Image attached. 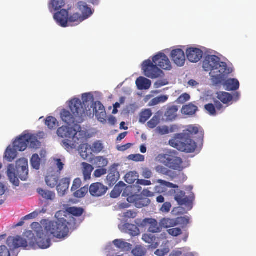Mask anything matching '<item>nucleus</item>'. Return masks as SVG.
Masks as SVG:
<instances>
[{
	"mask_svg": "<svg viewBox=\"0 0 256 256\" xmlns=\"http://www.w3.org/2000/svg\"><path fill=\"white\" fill-rule=\"evenodd\" d=\"M198 134V142L204 141V131L194 125L188 126L184 132L176 134L174 138L169 140V144L179 151L190 153L194 152L196 148V142L190 138V135Z\"/></svg>",
	"mask_w": 256,
	"mask_h": 256,
	"instance_id": "1",
	"label": "nucleus"
},
{
	"mask_svg": "<svg viewBox=\"0 0 256 256\" xmlns=\"http://www.w3.org/2000/svg\"><path fill=\"white\" fill-rule=\"evenodd\" d=\"M156 65L164 70H170L172 68L168 57L163 53H159L153 57L152 62L148 60L143 62L142 69L144 74L150 78L161 76L163 72Z\"/></svg>",
	"mask_w": 256,
	"mask_h": 256,
	"instance_id": "2",
	"label": "nucleus"
},
{
	"mask_svg": "<svg viewBox=\"0 0 256 256\" xmlns=\"http://www.w3.org/2000/svg\"><path fill=\"white\" fill-rule=\"evenodd\" d=\"M69 107L72 113L64 109L60 112V116L64 122L69 126L82 123L88 116V111L86 110L82 105V101L78 98L72 99L69 102Z\"/></svg>",
	"mask_w": 256,
	"mask_h": 256,
	"instance_id": "3",
	"label": "nucleus"
},
{
	"mask_svg": "<svg viewBox=\"0 0 256 256\" xmlns=\"http://www.w3.org/2000/svg\"><path fill=\"white\" fill-rule=\"evenodd\" d=\"M203 68L205 71H210V74L213 80H222L224 76L232 72L226 64L220 62V58L214 55L206 56L203 62Z\"/></svg>",
	"mask_w": 256,
	"mask_h": 256,
	"instance_id": "4",
	"label": "nucleus"
},
{
	"mask_svg": "<svg viewBox=\"0 0 256 256\" xmlns=\"http://www.w3.org/2000/svg\"><path fill=\"white\" fill-rule=\"evenodd\" d=\"M68 222L64 218L58 219L56 221H49L46 223L44 230L57 238L66 236L69 232Z\"/></svg>",
	"mask_w": 256,
	"mask_h": 256,
	"instance_id": "5",
	"label": "nucleus"
},
{
	"mask_svg": "<svg viewBox=\"0 0 256 256\" xmlns=\"http://www.w3.org/2000/svg\"><path fill=\"white\" fill-rule=\"evenodd\" d=\"M36 236L29 240V244L32 248H36L38 247L41 249H46L51 245V238L48 234H46L41 227L36 230Z\"/></svg>",
	"mask_w": 256,
	"mask_h": 256,
	"instance_id": "6",
	"label": "nucleus"
},
{
	"mask_svg": "<svg viewBox=\"0 0 256 256\" xmlns=\"http://www.w3.org/2000/svg\"><path fill=\"white\" fill-rule=\"evenodd\" d=\"M38 140L32 135L27 134L22 135L13 144L14 148L18 151H24L30 145V148H36Z\"/></svg>",
	"mask_w": 256,
	"mask_h": 256,
	"instance_id": "7",
	"label": "nucleus"
},
{
	"mask_svg": "<svg viewBox=\"0 0 256 256\" xmlns=\"http://www.w3.org/2000/svg\"><path fill=\"white\" fill-rule=\"evenodd\" d=\"M16 170L18 176L23 181L26 180L28 176V161L25 158H21L16 162Z\"/></svg>",
	"mask_w": 256,
	"mask_h": 256,
	"instance_id": "8",
	"label": "nucleus"
},
{
	"mask_svg": "<svg viewBox=\"0 0 256 256\" xmlns=\"http://www.w3.org/2000/svg\"><path fill=\"white\" fill-rule=\"evenodd\" d=\"M28 242L26 239L18 236L16 237L9 236L6 240L8 246L12 249H16L19 248H26L28 246Z\"/></svg>",
	"mask_w": 256,
	"mask_h": 256,
	"instance_id": "9",
	"label": "nucleus"
},
{
	"mask_svg": "<svg viewBox=\"0 0 256 256\" xmlns=\"http://www.w3.org/2000/svg\"><path fill=\"white\" fill-rule=\"evenodd\" d=\"M164 162L166 166L174 170H182L183 168L182 160V158L178 156L172 155L168 156L165 158Z\"/></svg>",
	"mask_w": 256,
	"mask_h": 256,
	"instance_id": "10",
	"label": "nucleus"
},
{
	"mask_svg": "<svg viewBox=\"0 0 256 256\" xmlns=\"http://www.w3.org/2000/svg\"><path fill=\"white\" fill-rule=\"evenodd\" d=\"M108 188L100 182L92 184L89 188V192L92 196L100 197L106 192Z\"/></svg>",
	"mask_w": 256,
	"mask_h": 256,
	"instance_id": "11",
	"label": "nucleus"
},
{
	"mask_svg": "<svg viewBox=\"0 0 256 256\" xmlns=\"http://www.w3.org/2000/svg\"><path fill=\"white\" fill-rule=\"evenodd\" d=\"M68 11L65 9H62L54 14V18L58 26L62 28H66L68 27Z\"/></svg>",
	"mask_w": 256,
	"mask_h": 256,
	"instance_id": "12",
	"label": "nucleus"
},
{
	"mask_svg": "<svg viewBox=\"0 0 256 256\" xmlns=\"http://www.w3.org/2000/svg\"><path fill=\"white\" fill-rule=\"evenodd\" d=\"M187 58L192 62H197L200 60L203 56V52L198 48H190L186 50Z\"/></svg>",
	"mask_w": 256,
	"mask_h": 256,
	"instance_id": "13",
	"label": "nucleus"
},
{
	"mask_svg": "<svg viewBox=\"0 0 256 256\" xmlns=\"http://www.w3.org/2000/svg\"><path fill=\"white\" fill-rule=\"evenodd\" d=\"M170 56L174 63L178 66H182L184 64L186 57L184 52L180 48L172 50Z\"/></svg>",
	"mask_w": 256,
	"mask_h": 256,
	"instance_id": "14",
	"label": "nucleus"
},
{
	"mask_svg": "<svg viewBox=\"0 0 256 256\" xmlns=\"http://www.w3.org/2000/svg\"><path fill=\"white\" fill-rule=\"evenodd\" d=\"M93 111L96 116L100 122H106V110L101 102L97 101L94 103Z\"/></svg>",
	"mask_w": 256,
	"mask_h": 256,
	"instance_id": "15",
	"label": "nucleus"
},
{
	"mask_svg": "<svg viewBox=\"0 0 256 256\" xmlns=\"http://www.w3.org/2000/svg\"><path fill=\"white\" fill-rule=\"evenodd\" d=\"M74 133L72 136V142L78 144L84 143L86 140V132L82 130L80 125L75 124Z\"/></svg>",
	"mask_w": 256,
	"mask_h": 256,
	"instance_id": "16",
	"label": "nucleus"
},
{
	"mask_svg": "<svg viewBox=\"0 0 256 256\" xmlns=\"http://www.w3.org/2000/svg\"><path fill=\"white\" fill-rule=\"evenodd\" d=\"M116 164H112L110 168V172L107 176L106 180L110 186H113L120 178V174L116 168Z\"/></svg>",
	"mask_w": 256,
	"mask_h": 256,
	"instance_id": "17",
	"label": "nucleus"
},
{
	"mask_svg": "<svg viewBox=\"0 0 256 256\" xmlns=\"http://www.w3.org/2000/svg\"><path fill=\"white\" fill-rule=\"evenodd\" d=\"M77 8L82 18L85 20L90 18L94 12V10L92 9L88 4L84 2H79L77 4Z\"/></svg>",
	"mask_w": 256,
	"mask_h": 256,
	"instance_id": "18",
	"label": "nucleus"
},
{
	"mask_svg": "<svg viewBox=\"0 0 256 256\" xmlns=\"http://www.w3.org/2000/svg\"><path fill=\"white\" fill-rule=\"evenodd\" d=\"M74 133V127H68L62 126L57 130V134L58 136L66 139H72Z\"/></svg>",
	"mask_w": 256,
	"mask_h": 256,
	"instance_id": "19",
	"label": "nucleus"
},
{
	"mask_svg": "<svg viewBox=\"0 0 256 256\" xmlns=\"http://www.w3.org/2000/svg\"><path fill=\"white\" fill-rule=\"evenodd\" d=\"M176 195L174 196L175 200L180 206H190L192 204V200L185 196V192L182 190H178L177 192L175 191Z\"/></svg>",
	"mask_w": 256,
	"mask_h": 256,
	"instance_id": "20",
	"label": "nucleus"
},
{
	"mask_svg": "<svg viewBox=\"0 0 256 256\" xmlns=\"http://www.w3.org/2000/svg\"><path fill=\"white\" fill-rule=\"evenodd\" d=\"M70 182V178H64L61 179L56 186V190L59 195L62 196L68 190Z\"/></svg>",
	"mask_w": 256,
	"mask_h": 256,
	"instance_id": "21",
	"label": "nucleus"
},
{
	"mask_svg": "<svg viewBox=\"0 0 256 256\" xmlns=\"http://www.w3.org/2000/svg\"><path fill=\"white\" fill-rule=\"evenodd\" d=\"M68 26H77L84 20L78 12L74 13L70 15L68 14Z\"/></svg>",
	"mask_w": 256,
	"mask_h": 256,
	"instance_id": "22",
	"label": "nucleus"
},
{
	"mask_svg": "<svg viewBox=\"0 0 256 256\" xmlns=\"http://www.w3.org/2000/svg\"><path fill=\"white\" fill-rule=\"evenodd\" d=\"M198 110V107L192 103L183 106L182 108V113L183 114L192 116L196 114Z\"/></svg>",
	"mask_w": 256,
	"mask_h": 256,
	"instance_id": "23",
	"label": "nucleus"
},
{
	"mask_svg": "<svg viewBox=\"0 0 256 256\" xmlns=\"http://www.w3.org/2000/svg\"><path fill=\"white\" fill-rule=\"evenodd\" d=\"M7 175L10 182L15 186H18L20 182L15 174V170L12 164H9L7 170Z\"/></svg>",
	"mask_w": 256,
	"mask_h": 256,
	"instance_id": "24",
	"label": "nucleus"
},
{
	"mask_svg": "<svg viewBox=\"0 0 256 256\" xmlns=\"http://www.w3.org/2000/svg\"><path fill=\"white\" fill-rule=\"evenodd\" d=\"M146 222L148 224V231L152 233L159 232L161 230V226L159 225L157 220L153 218L146 219Z\"/></svg>",
	"mask_w": 256,
	"mask_h": 256,
	"instance_id": "25",
	"label": "nucleus"
},
{
	"mask_svg": "<svg viewBox=\"0 0 256 256\" xmlns=\"http://www.w3.org/2000/svg\"><path fill=\"white\" fill-rule=\"evenodd\" d=\"M37 192L43 198L46 200L53 201L56 198V194L54 192L44 190L42 188H38Z\"/></svg>",
	"mask_w": 256,
	"mask_h": 256,
	"instance_id": "26",
	"label": "nucleus"
},
{
	"mask_svg": "<svg viewBox=\"0 0 256 256\" xmlns=\"http://www.w3.org/2000/svg\"><path fill=\"white\" fill-rule=\"evenodd\" d=\"M80 144L79 152L80 155L82 158L86 160L92 154L90 146L88 144L84 143Z\"/></svg>",
	"mask_w": 256,
	"mask_h": 256,
	"instance_id": "27",
	"label": "nucleus"
},
{
	"mask_svg": "<svg viewBox=\"0 0 256 256\" xmlns=\"http://www.w3.org/2000/svg\"><path fill=\"white\" fill-rule=\"evenodd\" d=\"M136 84L138 90H148L151 86V82L146 78L140 76L136 80Z\"/></svg>",
	"mask_w": 256,
	"mask_h": 256,
	"instance_id": "28",
	"label": "nucleus"
},
{
	"mask_svg": "<svg viewBox=\"0 0 256 256\" xmlns=\"http://www.w3.org/2000/svg\"><path fill=\"white\" fill-rule=\"evenodd\" d=\"M224 86L228 90H236L238 89L240 83L236 79L229 78L225 81Z\"/></svg>",
	"mask_w": 256,
	"mask_h": 256,
	"instance_id": "29",
	"label": "nucleus"
},
{
	"mask_svg": "<svg viewBox=\"0 0 256 256\" xmlns=\"http://www.w3.org/2000/svg\"><path fill=\"white\" fill-rule=\"evenodd\" d=\"M64 5V0H51L48 4V8L50 12H52L61 9Z\"/></svg>",
	"mask_w": 256,
	"mask_h": 256,
	"instance_id": "30",
	"label": "nucleus"
},
{
	"mask_svg": "<svg viewBox=\"0 0 256 256\" xmlns=\"http://www.w3.org/2000/svg\"><path fill=\"white\" fill-rule=\"evenodd\" d=\"M82 173L84 178L85 180H90L91 178V174L94 168L90 164L86 162H82Z\"/></svg>",
	"mask_w": 256,
	"mask_h": 256,
	"instance_id": "31",
	"label": "nucleus"
},
{
	"mask_svg": "<svg viewBox=\"0 0 256 256\" xmlns=\"http://www.w3.org/2000/svg\"><path fill=\"white\" fill-rule=\"evenodd\" d=\"M114 244L118 248L122 251H128L132 248V245L124 242L123 240H115L113 242Z\"/></svg>",
	"mask_w": 256,
	"mask_h": 256,
	"instance_id": "32",
	"label": "nucleus"
},
{
	"mask_svg": "<svg viewBox=\"0 0 256 256\" xmlns=\"http://www.w3.org/2000/svg\"><path fill=\"white\" fill-rule=\"evenodd\" d=\"M45 181L49 187L53 188L58 184V176L55 174H50L46 176Z\"/></svg>",
	"mask_w": 256,
	"mask_h": 256,
	"instance_id": "33",
	"label": "nucleus"
},
{
	"mask_svg": "<svg viewBox=\"0 0 256 256\" xmlns=\"http://www.w3.org/2000/svg\"><path fill=\"white\" fill-rule=\"evenodd\" d=\"M92 163L97 168H105L108 164V161L107 158L102 156H98L93 159Z\"/></svg>",
	"mask_w": 256,
	"mask_h": 256,
	"instance_id": "34",
	"label": "nucleus"
},
{
	"mask_svg": "<svg viewBox=\"0 0 256 256\" xmlns=\"http://www.w3.org/2000/svg\"><path fill=\"white\" fill-rule=\"evenodd\" d=\"M17 151L14 148L8 146L4 153V158L9 162H12L17 156Z\"/></svg>",
	"mask_w": 256,
	"mask_h": 256,
	"instance_id": "35",
	"label": "nucleus"
},
{
	"mask_svg": "<svg viewBox=\"0 0 256 256\" xmlns=\"http://www.w3.org/2000/svg\"><path fill=\"white\" fill-rule=\"evenodd\" d=\"M178 111V108L176 106H174L170 107L166 112V116L167 119L170 120H174L177 116V112Z\"/></svg>",
	"mask_w": 256,
	"mask_h": 256,
	"instance_id": "36",
	"label": "nucleus"
},
{
	"mask_svg": "<svg viewBox=\"0 0 256 256\" xmlns=\"http://www.w3.org/2000/svg\"><path fill=\"white\" fill-rule=\"evenodd\" d=\"M126 184L122 182H120L114 186V190L112 191L110 196L112 198H116L121 194L123 188Z\"/></svg>",
	"mask_w": 256,
	"mask_h": 256,
	"instance_id": "37",
	"label": "nucleus"
},
{
	"mask_svg": "<svg viewBox=\"0 0 256 256\" xmlns=\"http://www.w3.org/2000/svg\"><path fill=\"white\" fill-rule=\"evenodd\" d=\"M160 224L164 228H168L176 226L175 218H164L160 220Z\"/></svg>",
	"mask_w": 256,
	"mask_h": 256,
	"instance_id": "38",
	"label": "nucleus"
},
{
	"mask_svg": "<svg viewBox=\"0 0 256 256\" xmlns=\"http://www.w3.org/2000/svg\"><path fill=\"white\" fill-rule=\"evenodd\" d=\"M217 98L224 104H228L232 100V96L226 92H220L218 93Z\"/></svg>",
	"mask_w": 256,
	"mask_h": 256,
	"instance_id": "39",
	"label": "nucleus"
},
{
	"mask_svg": "<svg viewBox=\"0 0 256 256\" xmlns=\"http://www.w3.org/2000/svg\"><path fill=\"white\" fill-rule=\"evenodd\" d=\"M45 124L50 130H54L58 126V122L53 116H48L46 119Z\"/></svg>",
	"mask_w": 256,
	"mask_h": 256,
	"instance_id": "40",
	"label": "nucleus"
},
{
	"mask_svg": "<svg viewBox=\"0 0 256 256\" xmlns=\"http://www.w3.org/2000/svg\"><path fill=\"white\" fill-rule=\"evenodd\" d=\"M150 203V200L148 198H144L142 196H138L136 201V207L140 208L142 207L148 206Z\"/></svg>",
	"mask_w": 256,
	"mask_h": 256,
	"instance_id": "41",
	"label": "nucleus"
},
{
	"mask_svg": "<svg viewBox=\"0 0 256 256\" xmlns=\"http://www.w3.org/2000/svg\"><path fill=\"white\" fill-rule=\"evenodd\" d=\"M66 211L68 213L76 216H80L84 213V209L81 208H76V207H70L68 208L66 210Z\"/></svg>",
	"mask_w": 256,
	"mask_h": 256,
	"instance_id": "42",
	"label": "nucleus"
},
{
	"mask_svg": "<svg viewBox=\"0 0 256 256\" xmlns=\"http://www.w3.org/2000/svg\"><path fill=\"white\" fill-rule=\"evenodd\" d=\"M30 164L36 170L40 169V159L38 154H34L32 156V157L30 159Z\"/></svg>",
	"mask_w": 256,
	"mask_h": 256,
	"instance_id": "43",
	"label": "nucleus"
},
{
	"mask_svg": "<svg viewBox=\"0 0 256 256\" xmlns=\"http://www.w3.org/2000/svg\"><path fill=\"white\" fill-rule=\"evenodd\" d=\"M146 252V248L139 245L136 246L132 251V253L134 256H144Z\"/></svg>",
	"mask_w": 256,
	"mask_h": 256,
	"instance_id": "44",
	"label": "nucleus"
},
{
	"mask_svg": "<svg viewBox=\"0 0 256 256\" xmlns=\"http://www.w3.org/2000/svg\"><path fill=\"white\" fill-rule=\"evenodd\" d=\"M152 112L150 109H146L142 111L140 116V122L142 123L146 122L152 116Z\"/></svg>",
	"mask_w": 256,
	"mask_h": 256,
	"instance_id": "45",
	"label": "nucleus"
},
{
	"mask_svg": "<svg viewBox=\"0 0 256 256\" xmlns=\"http://www.w3.org/2000/svg\"><path fill=\"white\" fill-rule=\"evenodd\" d=\"M168 99L167 96H160L152 99L150 102V106H154L160 103L166 102Z\"/></svg>",
	"mask_w": 256,
	"mask_h": 256,
	"instance_id": "46",
	"label": "nucleus"
},
{
	"mask_svg": "<svg viewBox=\"0 0 256 256\" xmlns=\"http://www.w3.org/2000/svg\"><path fill=\"white\" fill-rule=\"evenodd\" d=\"M90 148L92 152L98 154L103 150L104 146L100 141L96 140L90 146Z\"/></svg>",
	"mask_w": 256,
	"mask_h": 256,
	"instance_id": "47",
	"label": "nucleus"
},
{
	"mask_svg": "<svg viewBox=\"0 0 256 256\" xmlns=\"http://www.w3.org/2000/svg\"><path fill=\"white\" fill-rule=\"evenodd\" d=\"M124 227L126 229L128 232L132 235L136 236L138 234V227L133 224H124Z\"/></svg>",
	"mask_w": 256,
	"mask_h": 256,
	"instance_id": "48",
	"label": "nucleus"
},
{
	"mask_svg": "<svg viewBox=\"0 0 256 256\" xmlns=\"http://www.w3.org/2000/svg\"><path fill=\"white\" fill-rule=\"evenodd\" d=\"M88 190L89 188L88 186H84L78 190H76V191L74 194V196L77 198H83L88 193Z\"/></svg>",
	"mask_w": 256,
	"mask_h": 256,
	"instance_id": "49",
	"label": "nucleus"
},
{
	"mask_svg": "<svg viewBox=\"0 0 256 256\" xmlns=\"http://www.w3.org/2000/svg\"><path fill=\"white\" fill-rule=\"evenodd\" d=\"M136 177L137 176L134 172H129L125 176V180L127 183L132 184L136 180Z\"/></svg>",
	"mask_w": 256,
	"mask_h": 256,
	"instance_id": "50",
	"label": "nucleus"
},
{
	"mask_svg": "<svg viewBox=\"0 0 256 256\" xmlns=\"http://www.w3.org/2000/svg\"><path fill=\"white\" fill-rule=\"evenodd\" d=\"M175 219L176 226L181 225L182 227L186 226L189 223L190 221L188 218L185 216L178 217Z\"/></svg>",
	"mask_w": 256,
	"mask_h": 256,
	"instance_id": "51",
	"label": "nucleus"
},
{
	"mask_svg": "<svg viewBox=\"0 0 256 256\" xmlns=\"http://www.w3.org/2000/svg\"><path fill=\"white\" fill-rule=\"evenodd\" d=\"M92 98H93V96L90 93H85L82 95V99L83 100V102H82V106L86 110L88 111V112H89L88 114H90V116L91 115V112H90V110H87L86 109V108H84L85 107L84 103L89 102Z\"/></svg>",
	"mask_w": 256,
	"mask_h": 256,
	"instance_id": "52",
	"label": "nucleus"
},
{
	"mask_svg": "<svg viewBox=\"0 0 256 256\" xmlns=\"http://www.w3.org/2000/svg\"><path fill=\"white\" fill-rule=\"evenodd\" d=\"M204 108L207 112L211 116H216V108L212 104H208L204 106Z\"/></svg>",
	"mask_w": 256,
	"mask_h": 256,
	"instance_id": "53",
	"label": "nucleus"
},
{
	"mask_svg": "<svg viewBox=\"0 0 256 256\" xmlns=\"http://www.w3.org/2000/svg\"><path fill=\"white\" fill-rule=\"evenodd\" d=\"M71 139H66L62 141L63 146L67 150L74 148L76 146V144L74 143Z\"/></svg>",
	"mask_w": 256,
	"mask_h": 256,
	"instance_id": "54",
	"label": "nucleus"
},
{
	"mask_svg": "<svg viewBox=\"0 0 256 256\" xmlns=\"http://www.w3.org/2000/svg\"><path fill=\"white\" fill-rule=\"evenodd\" d=\"M168 234L173 236H178L182 234V230L180 228H176L167 230Z\"/></svg>",
	"mask_w": 256,
	"mask_h": 256,
	"instance_id": "55",
	"label": "nucleus"
},
{
	"mask_svg": "<svg viewBox=\"0 0 256 256\" xmlns=\"http://www.w3.org/2000/svg\"><path fill=\"white\" fill-rule=\"evenodd\" d=\"M156 170L159 174L168 176L170 174V170L166 167L162 166H158L155 168Z\"/></svg>",
	"mask_w": 256,
	"mask_h": 256,
	"instance_id": "56",
	"label": "nucleus"
},
{
	"mask_svg": "<svg viewBox=\"0 0 256 256\" xmlns=\"http://www.w3.org/2000/svg\"><path fill=\"white\" fill-rule=\"evenodd\" d=\"M159 122L158 118L154 116L148 122V126L150 128H154L158 124Z\"/></svg>",
	"mask_w": 256,
	"mask_h": 256,
	"instance_id": "57",
	"label": "nucleus"
},
{
	"mask_svg": "<svg viewBox=\"0 0 256 256\" xmlns=\"http://www.w3.org/2000/svg\"><path fill=\"white\" fill-rule=\"evenodd\" d=\"M96 170L94 173V176L95 178H100L107 173V170L104 168Z\"/></svg>",
	"mask_w": 256,
	"mask_h": 256,
	"instance_id": "58",
	"label": "nucleus"
},
{
	"mask_svg": "<svg viewBox=\"0 0 256 256\" xmlns=\"http://www.w3.org/2000/svg\"><path fill=\"white\" fill-rule=\"evenodd\" d=\"M170 252V249L168 248H164L162 249L156 250L154 254L158 256H164Z\"/></svg>",
	"mask_w": 256,
	"mask_h": 256,
	"instance_id": "59",
	"label": "nucleus"
},
{
	"mask_svg": "<svg viewBox=\"0 0 256 256\" xmlns=\"http://www.w3.org/2000/svg\"><path fill=\"white\" fill-rule=\"evenodd\" d=\"M157 182L158 183L161 184L162 186H166V187L170 188H178V186L177 185L173 184L170 182H168L164 180H157Z\"/></svg>",
	"mask_w": 256,
	"mask_h": 256,
	"instance_id": "60",
	"label": "nucleus"
},
{
	"mask_svg": "<svg viewBox=\"0 0 256 256\" xmlns=\"http://www.w3.org/2000/svg\"><path fill=\"white\" fill-rule=\"evenodd\" d=\"M137 216V212L134 210H128L124 213V217L127 218H134Z\"/></svg>",
	"mask_w": 256,
	"mask_h": 256,
	"instance_id": "61",
	"label": "nucleus"
},
{
	"mask_svg": "<svg viewBox=\"0 0 256 256\" xmlns=\"http://www.w3.org/2000/svg\"><path fill=\"white\" fill-rule=\"evenodd\" d=\"M156 130L158 133L162 135L168 134L170 132H172V130H170L168 127L167 126H164L162 127L160 126L158 127Z\"/></svg>",
	"mask_w": 256,
	"mask_h": 256,
	"instance_id": "62",
	"label": "nucleus"
},
{
	"mask_svg": "<svg viewBox=\"0 0 256 256\" xmlns=\"http://www.w3.org/2000/svg\"><path fill=\"white\" fill-rule=\"evenodd\" d=\"M82 184V181L80 178H76L73 182L72 186L71 188L72 191H74L77 190L78 188H80Z\"/></svg>",
	"mask_w": 256,
	"mask_h": 256,
	"instance_id": "63",
	"label": "nucleus"
},
{
	"mask_svg": "<svg viewBox=\"0 0 256 256\" xmlns=\"http://www.w3.org/2000/svg\"><path fill=\"white\" fill-rule=\"evenodd\" d=\"M0 256H10V250L6 246H0Z\"/></svg>",
	"mask_w": 256,
	"mask_h": 256,
	"instance_id": "64",
	"label": "nucleus"
}]
</instances>
